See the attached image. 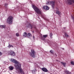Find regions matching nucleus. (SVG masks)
Returning <instances> with one entry per match:
<instances>
[{
  "label": "nucleus",
  "instance_id": "obj_1",
  "mask_svg": "<svg viewBox=\"0 0 74 74\" xmlns=\"http://www.w3.org/2000/svg\"><path fill=\"white\" fill-rule=\"evenodd\" d=\"M32 7L33 8L35 11L38 14H41V10L38 8H37L36 5H32Z\"/></svg>",
  "mask_w": 74,
  "mask_h": 74
},
{
  "label": "nucleus",
  "instance_id": "obj_2",
  "mask_svg": "<svg viewBox=\"0 0 74 74\" xmlns=\"http://www.w3.org/2000/svg\"><path fill=\"white\" fill-rule=\"evenodd\" d=\"M12 19H13V17L12 16H9L7 19V23L10 25H11L12 23Z\"/></svg>",
  "mask_w": 74,
  "mask_h": 74
},
{
  "label": "nucleus",
  "instance_id": "obj_3",
  "mask_svg": "<svg viewBox=\"0 0 74 74\" xmlns=\"http://www.w3.org/2000/svg\"><path fill=\"white\" fill-rule=\"evenodd\" d=\"M46 5H51L53 8H54L55 7V1H47L46 4Z\"/></svg>",
  "mask_w": 74,
  "mask_h": 74
},
{
  "label": "nucleus",
  "instance_id": "obj_4",
  "mask_svg": "<svg viewBox=\"0 0 74 74\" xmlns=\"http://www.w3.org/2000/svg\"><path fill=\"white\" fill-rule=\"evenodd\" d=\"M35 54H36V52L34 50H31V53H30V55L32 57L34 58L35 57Z\"/></svg>",
  "mask_w": 74,
  "mask_h": 74
},
{
  "label": "nucleus",
  "instance_id": "obj_5",
  "mask_svg": "<svg viewBox=\"0 0 74 74\" xmlns=\"http://www.w3.org/2000/svg\"><path fill=\"white\" fill-rule=\"evenodd\" d=\"M8 53L9 55H13V56H15V54L14 52L12 51H9L8 52Z\"/></svg>",
  "mask_w": 74,
  "mask_h": 74
},
{
  "label": "nucleus",
  "instance_id": "obj_6",
  "mask_svg": "<svg viewBox=\"0 0 74 74\" xmlns=\"http://www.w3.org/2000/svg\"><path fill=\"white\" fill-rule=\"evenodd\" d=\"M56 14H57L59 15H61V13H60V12L58 10H59V8H56Z\"/></svg>",
  "mask_w": 74,
  "mask_h": 74
},
{
  "label": "nucleus",
  "instance_id": "obj_7",
  "mask_svg": "<svg viewBox=\"0 0 74 74\" xmlns=\"http://www.w3.org/2000/svg\"><path fill=\"white\" fill-rule=\"evenodd\" d=\"M41 70L44 72H47L48 71V70L46 68H42Z\"/></svg>",
  "mask_w": 74,
  "mask_h": 74
},
{
  "label": "nucleus",
  "instance_id": "obj_8",
  "mask_svg": "<svg viewBox=\"0 0 74 74\" xmlns=\"http://www.w3.org/2000/svg\"><path fill=\"white\" fill-rule=\"evenodd\" d=\"M43 9L46 10H48L49 9V7L47 6H45L43 8Z\"/></svg>",
  "mask_w": 74,
  "mask_h": 74
},
{
  "label": "nucleus",
  "instance_id": "obj_9",
  "mask_svg": "<svg viewBox=\"0 0 74 74\" xmlns=\"http://www.w3.org/2000/svg\"><path fill=\"white\" fill-rule=\"evenodd\" d=\"M32 34L30 33H28L27 34V36L28 38H31V37H32Z\"/></svg>",
  "mask_w": 74,
  "mask_h": 74
},
{
  "label": "nucleus",
  "instance_id": "obj_10",
  "mask_svg": "<svg viewBox=\"0 0 74 74\" xmlns=\"http://www.w3.org/2000/svg\"><path fill=\"white\" fill-rule=\"evenodd\" d=\"M23 36L24 37H27V33L26 32H24L23 34Z\"/></svg>",
  "mask_w": 74,
  "mask_h": 74
},
{
  "label": "nucleus",
  "instance_id": "obj_11",
  "mask_svg": "<svg viewBox=\"0 0 74 74\" xmlns=\"http://www.w3.org/2000/svg\"><path fill=\"white\" fill-rule=\"evenodd\" d=\"M9 68L10 70H12L14 69V67L11 66H10Z\"/></svg>",
  "mask_w": 74,
  "mask_h": 74
},
{
  "label": "nucleus",
  "instance_id": "obj_12",
  "mask_svg": "<svg viewBox=\"0 0 74 74\" xmlns=\"http://www.w3.org/2000/svg\"><path fill=\"white\" fill-rule=\"evenodd\" d=\"M65 73L67 74H71V72H69L68 70H66L65 71Z\"/></svg>",
  "mask_w": 74,
  "mask_h": 74
},
{
  "label": "nucleus",
  "instance_id": "obj_13",
  "mask_svg": "<svg viewBox=\"0 0 74 74\" xmlns=\"http://www.w3.org/2000/svg\"><path fill=\"white\" fill-rule=\"evenodd\" d=\"M27 27H31V28L32 29L33 28V25H32L31 24H29L28 26H27Z\"/></svg>",
  "mask_w": 74,
  "mask_h": 74
},
{
  "label": "nucleus",
  "instance_id": "obj_14",
  "mask_svg": "<svg viewBox=\"0 0 74 74\" xmlns=\"http://www.w3.org/2000/svg\"><path fill=\"white\" fill-rule=\"evenodd\" d=\"M61 64H63V65L64 66V67H65L66 66V64L65 63L62 62H61Z\"/></svg>",
  "mask_w": 74,
  "mask_h": 74
},
{
  "label": "nucleus",
  "instance_id": "obj_15",
  "mask_svg": "<svg viewBox=\"0 0 74 74\" xmlns=\"http://www.w3.org/2000/svg\"><path fill=\"white\" fill-rule=\"evenodd\" d=\"M2 27V28H5V26L4 25H1L0 26V27Z\"/></svg>",
  "mask_w": 74,
  "mask_h": 74
},
{
  "label": "nucleus",
  "instance_id": "obj_16",
  "mask_svg": "<svg viewBox=\"0 0 74 74\" xmlns=\"http://www.w3.org/2000/svg\"><path fill=\"white\" fill-rule=\"evenodd\" d=\"M71 64L72 65H74V62L71 61Z\"/></svg>",
  "mask_w": 74,
  "mask_h": 74
},
{
  "label": "nucleus",
  "instance_id": "obj_17",
  "mask_svg": "<svg viewBox=\"0 0 74 74\" xmlns=\"http://www.w3.org/2000/svg\"><path fill=\"white\" fill-rule=\"evenodd\" d=\"M16 35L17 37H19V33H16Z\"/></svg>",
  "mask_w": 74,
  "mask_h": 74
},
{
  "label": "nucleus",
  "instance_id": "obj_18",
  "mask_svg": "<svg viewBox=\"0 0 74 74\" xmlns=\"http://www.w3.org/2000/svg\"><path fill=\"white\" fill-rule=\"evenodd\" d=\"M48 36V35H43V37L44 38H46Z\"/></svg>",
  "mask_w": 74,
  "mask_h": 74
},
{
  "label": "nucleus",
  "instance_id": "obj_19",
  "mask_svg": "<svg viewBox=\"0 0 74 74\" xmlns=\"http://www.w3.org/2000/svg\"><path fill=\"white\" fill-rule=\"evenodd\" d=\"M5 8H6V10L7 9V4H5Z\"/></svg>",
  "mask_w": 74,
  "mask_h": 74
},
{
  "label": "nucleus",
  "instance_id": "obj_20",
  "mask_svg": "<svg viewBox=\"0 0 74 74\" xmlns=\"http://www.w3.org/2000/svg\"><path fill=\"white\" fill-rule=\"evenodd\" d=\"M65 36L66 37H68L69 36V35L66 33H65Z\"/></svg>",
  "mask_w": 74,
  "mask_h": 74
},
{
  "label": "nucleus",
  "instance_id": "obj_21",
  "mask_svg": "<svg viewBox=\"0 0 74 74\" xmlns=\"http://www.w3.org/2000/svg\"><path fill=\"white\" fill-rule=\"evenodd\" d=\"M8 47H13V46L12 45H9L8 46Z\"/></svg>",
  "mask_w": 74,
  "mask_h": 74
},
{
  "label": "nucleus",
  "instance_id": "obj_22",
  "mask_svg": "<svg viewBox=\"0 0 74 74\" xmlns=\"http://www.w3.org/2000/svg\"><path fill=\"white\" fill-rule=\"evenodd\" d=\"M50 36L51 38V37H52V36H53L52 34L51 33H50Z\"/></svg>",
  "mask_w": 74,
  "mask_h": 74
},
{
  "label": "nucleus",
  "instance_id": "obj_23",
  "mask_svg": "<svg viewBox=\"0 0 74 74\" xmlns=\"http://www.w3.org/2000/svg\"><path fill=\"white\" fill-rule=\"evenodd\" d=\"M50 52L51 53H53V51L52 50L50 51Z\"/></svg>",
  "mask_w": 74,
  "mask_h": 74
},
{
  "label": "nucleus",
  "instance_id": "obj_24",
  "mask_svg": "<svg viewBox=\"0 0 74 74\" xmlns=\"http://www.w3.org/2000/svg\"><path fill=\"white\" fill-rule=\"evenodd\" d=\"M32 72L33 73H35V71H32Z\"/></svg>",
  "mask_w": 74,
  "mask_h": 74
},
{
  "label": "nucleus",
  "instance_id": "obj_25",
  "mask_svg": "<svg viewBox=\"0 0 74 74\" xmlns=\"http://www.w3.org/2000/svg\"><path fill=\"white\" fill-rule=\"evenodd\" d=\"M33 38L34 39V38H35L34 37V36H33Z\"/></svg>",
  "mask_w": 74,
  "mask_h": 74
},
{
  "label": "nucleus",
  "instance_id": "obj_26",
  "mask_svg": "<svg viewBox=\"0 0 74 74\" xmlns=\"http://www.w3.org/2000/svg\"><path fill=\"white\" fill-rule=\"evenodd\" d=\"M2 53H1V52H0V55H1Z\"/></svg>",
  "mask_w": 74,
  "mask_h": 74
},
{
  "label": "nucleus",
  "instance_id": "obj_27",
  "mask_svg": "<svg viewBox=\"0 0 74 74\" xmlns=\"http://www.w3.org/2000/svg\"><path fill=\"white\" fill-rule=\"evenodd\" d=\"M33 27L34 28H36V26H33Z\"/></svg>",
  "mask_w": 74,
  "mask_h": 74
},
{
  "label": "nucleus",
  "instance_id": "obj_28",
  "mask_svg": "<svg viewBox=\"0 0 74 74\" xmlns=\"http://www.w3.org/2000/svg\"><path fill=\"white\" fill-rule=\"evenodd\" d=\"M32 33H34V31H32Z\"/></svg>",
  "mask_w": 74,
  "mask_h": 74
},
{
  "label": "nucleus",
  "instance_id": "obj_29",
  "mask_svg": "<svg viewBox=\"0 0 74 74\" xmlns=\"http://www.w3.org/2000/svg\"><path fill=\"white\" fill-rule=\"evenodd\" d=\"M63 29H66V28H65V27L63 28Z\"/></svg>",
  "mask_w": 74,
  "mask_h": 74
},
{
  "label": "nucleus",
  "instance_id": "obj_30",
  "mask_svg": "<svg viewBox=\"0 0 74 74\" xmlns=\"http://www.w3.org/2000/svg\"><path fill=\"white\" fill-rule=\"evenodd\" d=\"M35 65L36 66V67H37V64H35Z\"/></svg>",
  "mask_w": 74,
  "mask_h": 74
},
{
  "label": "nucleus",
  "instance_id": "obj_31",
  "mask_svg": "<svg viewBox=\"0 0 74 74\" xmlns=\"http://www.w3.org/2000/svg\"><path fill=\"white\" fill-rule=\"evenodd\" d=\"M42 37H41V38H42Z\"/></svg>",
  "mask_w": 74,
  "mask_h": 74
},
{
  "label": "nucleus",
  "instance_id": "obj_32",
  "mask_svg": "<svg viewBox=\"0 0 74 74\" xmlns=\"http://www.w3.org/2000/svg\"><path fill=\"white\" fill-rule=\"evenodd\" d=\"M58 62H59V61H58Z\"/></svg>",
  "mask_w": 74,
  "mask_h": 74
}]
</instances>
